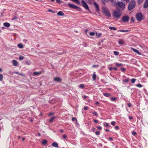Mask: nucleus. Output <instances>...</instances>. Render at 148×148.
Here are the masks:
<instances>
[{
	"instance_id": "obj_27",
	"label": "nucleus",
	"mask_w": 148,
	"mask_h": 148,
	"mask_svg": "<svg viewBox=\"0 0 148 148\" xmlns=\"http://www.w3.org/2000/svg\"><path fill=\"white\" fill-rule=\"evenodd\" d=\"M24 58V57L23 56L20 55L19 56V59L20 60H22Z\"/></svg>"
},
{
	"instance_id": "obj_7",
	"label": "nucleus",
	"mask_w": 148,
	"mask_h": 148,
	"mask_svg": "<svg viewBox=\"0 0 148 148\" xmlns=\"http://www.w3.org/2000/svg\"><path fill=\"white\" fill-rule=\"evenodd\" d=\"M129 17L127 16H124L122 18V20L123 22H127L129 21Z\"/></svg>"
},
{
	"instance_id": "obj_33",
	"label": "nucleus",
	"mask_w": 148,
	"mask_h": 148,
	"mask_svg": "<svg viewBox=\"0 0 148 148\" xmlns=\"http://www.w3.org/2000/svg\"><path fill=\"white\" fill-rule=\"evenodd\" d=\"M121 70L123 72L126 71V69L124 67H122L121 68Z\"/></svg>"
},
{
	"instance_id": "obj_44",
	"label": "nucleus",
	"mask_w": 148,
	"mask_h": 148,
	"mask_svg": "<svg viewBox=\"0 0 148 148\" xmlns=\"http://www.w3.org/2000/svg\"><path fill=\"white\" fill-rule=\"evenodd\" d=\"M111 124L113 125L114 126L116 124V122L115 121H112L111 123Z\"/></svg>"
},
{
	"instance_id": "obj_23",
	"label": "nucleus",
	"mask_w": 148,
	"mask_h": 148,
	"mask_svg": "<svg viewBox=\"0 0 148 148\" xmlns=\"http://www.w3.org/2000/svg\"><path fill=\"white\" fill-rule=\"evenodd\" d=\"M56 118V117L55 116H53L50 119L49 121L51 122H52L53 121V120L55 119Z\"/></svg>"
},
{
	"instance_id": "obj_15",
	"label": "nucleus",
	"mask_w": 148,
	"mask_h": 148,
	"mask_svg": "<svg viewBox=\"0 0 148 148\" xmlns=\"http://www.w3.org/2000/svg\"><path fill=\"white\" fill-rule=\"evenodd\" d=\"M118 43L120 45H123L125 44V42L122 39H120Z\"/></svg>"
},
{
	"instance_id": "obj_20",
	"label": "nucleus",
	"mask_w": 148,
	"mask_h": 148,
	"mask_svg": "<svg viewBox=\"0 0 148 148\" xmlns=\"http://www.w3.org/2000/svg\"><path fill=\"white\" fill-rule=\"evenodd\" d=\"M47 143V140L46 139L44 140L42 142V144L43 145L46 144Z\"/></svg>"
},
{
	"instance_id": "obj_26",
	"label": "nucleus",
	"mask_w": 148,
	"mask_h": 148,
	"mask_svg": "<svg viewBox=\"0 0 148 148\" xmlns=\"http://www.w3.org/2000/svg\"><path fill=\"white\" fill-rule=\"evenodd\" d=\"M115 65L119 67L123 66V64L122 63H116Z\"/></svg>"
},
{
	"instance_id": "obj_43",
	"label": "nucleus",
	"mask_w": 148,
	"mask_h": 148,
	"mask_svg": "<svg viewBox=\"0 0 148 148\" xmlns=\"http://www.w3.org/2000/svg\"><path fill=\"white\" fill-rule=\"evenodd\" d=\"M95 134L97 135H99L100 134V132L99 131H97L95 132Z\"/></svg>"
},
{
	"instance_id": "obj_18",
	"label": "nucleus",
	"mask_w": 148,
	"mask_h": 148,
	"mask_svg": "<svg viewBox=\"0 0 148 148\" xmlns=\"http://www.w3.org/2000/svg\"><path fill=\"white\" fill-rule=\"evenodd\" d=\"M54 80L57 82H60L61 81V79L59 77H55L54 78Z\"/></svg>"
},
{
	"instance_id": "obj_51",
	"label": "nucleus",
	"mask_w": 148,
	"mask_h": 148,
	"mask_svg": "<svg viewBox=\"0 0 148 148\" xmlns=\"http://www.w3.org/2000/svg\"><path fill=\"white\" fill-rule=\"evenodd\" d=\"M99 66L98 65H93L92 66V67H93V68H94V67H98Z\"/></svg>"
},
{
	"instance_id": "obj_59",
	"label": "nucleus",
	"mask_w": 148,
	"mask_h": 148,
	"mask_svg": "<svg viewBox=\"0 0 148 148\" xmlns=\"http://www.w3.org/2000/svg\"><path fill=\"white\" fill-rule=\"evenodd\" d=\"M113 69H114L115 71H116L117 70V69L116 67L113 68Z\"/></svg>"
},
{
	"instance_id": "obj_57",
	"label": "nucleus",
	"mask_w": 148,
	"mask_h": 148,
	"mask_svg": "<svg viewBox=\"0 0 148 148\" xmlns=\"http://www.w3.org/2000/svg\"><path fill=\"white\" fill-rule=\"evenodd\" d=\"M88 97L87 96H86V95L84 96L83 97V98L84 99H86Z\"/></svg>"
},
{
	"instance_id": "obj_54",
	"label": "nucleus",
	"mask_w": 148,
	"mask_h": 148,
	"mask_svg": "<svg viewBox=\"0 0 148 148\" xmlns=\"http://www.w3.org/2000/svg\"><path fill=\"white\" fill-rule=\"evenodd\" d=\"M48 12H53V11L51 9H49L48 10Z\"/></svg>"
},
{
	"instance_id": "obj_22",
	"label": "nucleus",
	"mask_w": 148,
	"mask_h": 148,
	"mask_svg": "<svg viewBox=\"0 0 148 148\" xmlns=\"http://www.w3.org/2000/svg\"><path fill=\"white\" fill-rule=\"evenodd\" d=\"M96 77V75L94 72L92 75V79L93 80H95Z\"/></svg>"
},
{
	"instance_id": "obj_2",
	"label": "nucleus",
	"mask_w": 148,
	"mask_h": 148,
	"mask_svg": "<svg viewBox=\"0 0 148 148\" xmlns=\"http://www.w3.org/2000/svg\"><path fill=\"white\" fill-rule=\"evenodd\" d=\"M136 5V2L134 0H131L130 2L128 7V9L130 11L133 9Z\"/></svg>"
},
{
	"instance_id": "obj_39",
	"label": "nucleus",
	"mask_w": 148,
	"mask_h": 148,
	"mask_svg": "<svg viewBox=\"0 0 148 148\" xmlns=\"http://www.w3.org/2000/svg\"><path fill=\"white\" fill-rule=\"evenodd\" d=\"M84 84H81L79 86V87L81 88H83L84 87Z\"/></svg>"
},
{
	"instance_id": "obj_55",
	"label": "nucleus",
	"mask_w": 148,
	"mask_h": 148,
	"mask_svg": "<svg viewBox=\"0 0 148 148\" xmlns=\"http://www.w3.org/2000/svg\"><path fill=\"white\" fill-rule=\"evenodd\" d=\"M94 121L95 123H97L98 122V120H94Z\"/></svg>"
},
{
	"instance_id": "obj_24",
	"label": "nucleus",
	"mask_w": 148,
	"mask_h": 148,
	"mask_svg": "<svg viewBox=\"0 0 148 148\" xmlns=\"http://www.w3.org/2000/svg\"><path fill=\"white\" fill-rule=\"evenodd\" d=\"M109 28L111 30H116V27H109Z\"/></svg>"
},
{
	"instance_id": "obj_16",
	"label": "nucleus",
	"mask_w": 148,
	"mask_h": 148,
	"mask_svg": "<svg viewBox=\"0 0 148 148\" xmlns=\"http://www.w3.org/2000/svg\"><path fill=\"white\" fill-rule=\"evenodd\" d=\"M12 64L14 66H16L17 65V62L15 60H14L12 61Z\"/></svg>"
},
{
	"instance_id": "obj_45",
	"label": "nucleus",
	"mask_w": 148,
	"mask_h": 148,
	"mask_svg": "<svg viewBox=\"0 0 148 148\" xmlns=\"http://www.w3.org/2000/svg\"><path fill=\"white\" fill-rule=\"evenodd\" d=\"M72 120L73 121H74L77 120V119L75 117H73L72 118Z\"/></svg>"
},
{
	"instance_id": "obj_56",
	"label": "nucleus",
	"mask_w": 148,
	"mask_h": 148,
	"mask_svg": "<svg viewBox=\"0 0 148 148\" xmlns=\"http://www.w3.org/2000/svg\"><path fill=\"white\" fill-rule=\"evenodd\" d=\"M108 69L110 71H111L112 69H113V68H112V67H110L108 68Z\"/></svg>"
},
{
	"instance_id": "obj_61",
	"label": "nucleus",
	"mask_w": 148,
	"mask_h": 148,
	"mask_svg": "<svg viewBox=\"0 0 148 148\" xmlns=\"http://www.w3.org/2000/svg\"><path fill=\"white\" fill-rule=\"evenodd\" d=\"M56 2L58 3H61V1L60 0H56Z\"/></svg>"
},
{
	"instance_id": "obj_12",
	"label": "nucleus",
	"mask_w": 148,
	"mask_h": 148,
	"mask_svg": "<svg viewBox=\"0 0 148 148\" xmlns=\"http://www.w3.org/2000/svg\"><path fill=\"white\" fill-rule=\"evenodd\" d=\"M41 73L42 72L41 71L34 72L33 73V75H38L41 74Z\"/></svg>"
},
{
	"instance_id": "obj_1",
	"label": "nucleus",
	"mask_w": 148,
	"mask_h": 148,
	"mask_svg": "<svg viewBox=\"0 0 148 148\" xmlns=\"http://www.w3.org/2000/svg\"><path fill=\"white\" fill-rule=\"evenodd\" d=\"M117 10L120 11L123 10L125 8V4L122 2H118L115 4Z\"/></svg>"
},
{
	"instance_id": "obj_10",
	"label": "nucleus",
	"mask_w": 148,
	"mask_h": 148,
	"mask_svg": "<svg viewBox=\"0 0 148 148\" xmlns=\"http://www.w3.org/2000/svg\"><path fill=\"white\" fill-rule=\"evenodd\" d=\"M52 145L55 147L58 148V144L56 142H53L52 144Z\"/></svg>"
},
{
	"instance_id": "obj_25",
	"label": "nucleus",
	"mask_w": 148,
	"mask_h": 148,
	"mask_svg": "<svg viewBox=\"0 0 148 148\" xmlns=\"http://www.w3.org/2000/svg\"><path fill=\"white\" fill-rule=\"evenodd\" d=\"M17 46H18V47L22 49L23 48V46L21 44H18L17 45Z\"/></svg>"
},
{
	"instance_id": "obj_38",
	"label": "nucleus",
	"mask_w": 148,
	"mask_h": 148,
	"mask_svg": "<svg viewBox=\"0 0 148 148\" xmlns=\"http://www.w3.org/2000/svg\"><path fill=\"white\" fill-rule=\"evenodd\" d=\"M92 113L96 116H97L98 115V114L95 111L92 112Z\"/></svg>"
},
{
	"instance_id": "obj_42",
	"label": "nucleus",
	"mask_w": 148,
	"mask_h": 148,
	"mask_svg": "<svg viewBox=\"0 0 148 148\" xmlns=\"http://www.w3.org/2000/svg\"><path fill=\"white\" fill-rule=\"evenodd\" d=\"M132 134L134 136H136L137 135V133L134 131H133L132 132Z\"/></svg>"
},
{
	"instance_id": "obj_35",
	"label": "nucleus",
	"mask_w": 148,
	"mask_h": 148,
	"mask_svg": "<svg viewBox=\"0 0 148 148\" xmlns=\"http://www.w3.org/2000/svg\"><path fill=\"white\" fill-rule=\"evenodd\" d=\"M136 81V79H135L133 78L131 80V82L132 83H134Z\"/></svg>"
},
{
	"instance_id": "obj_21",
	"label": "nucleus",
	"mask_w": 148,
	"mask_h": 148,
	"mask_svg": "<svg viewBox=\"0 0 148 148\" xmlns=\"http://www.w3.org/2000/svg\"><path fill=\"white\" fill-rule=\"evenodd\" d=\"M103 94L104 96L107 97H108L110 96V95L109 93H104Z\"/></svg>"
},
{
	"instance_id": "obj_8",
	"label": "nucleus",
	"mask_w": 148,
	"mask_h": 148,
	"mask_svg": "<svg viewBox=\"0 0 148 148\" xmlns=\"http://www.w3.org/2000/svg\"><path fill=\"white\" fill-rule=\"evenodd\" d=\"M68 6L71 8L74 9H77L78 8L77 6L71 3H68Z\"/></svg>"
},
{
	"instance_id": "obj_48",
	"label": "nucleus",
	"mask_w": 148,
	"mask_h": 148,
	"mask_svg": "<svg viewBox=\"0 0 148 148\" xmlns=\"http://www.w3.org/2000/svg\"><path fill=\"white\" fill-rule=\"evenodd\" d=\"M54 114L53 112H50L49 113V116H53Z\"/></svg>"
},
{
	"instance_id": "obj_30",
	"label": "nucleus",
	"mask_w": 148,
	"mask_h": 148,
	"mask_svg": "<svg viewBox=\"0 0 148 148\" xmlns=\"http://www.w3.org/2000/svg\"><path fill=\"white\" fill-rule=\"evenodd\" d=\"M89 34L91 36H93L95 35V33L93 32H90L89 33Z\"/></svg>"
},
{
	"instance_id": "obj_11",
	"label": "nucleus",
	"mask_w": 148,
	"mask_h": 148,
	"mask_svg": "<svg viewBox=\"0 0 148 148\" xmlns=\"http://www.w3.org/2000/svg\"><path fill=\"white\" fill-rule=\"evenodd\" d=\"M148 6V0H146L144 3L143 7L144 8H146Z\"/></svg>"
},
{
	"instance_id": "obj_6",
	"label": "nucleus",
	"mask_w": 148,
	"mask_h": 148,
	"mask_svg": "<svg viewBox=\"0 0 148 148\" xmlns=\"http://www.w3.org/2000/svg\"><path fill=\"white\" fill-rule=\"evenodd\" d=\"M82 4L83 6L87 10H89V8L86 3L84 1H82Z\"/></svg>"
},
{
	"instance_id": "obj_9",
	"label": "nucleus",
	"mask_w": 148,
	"mask_h": 148,
	"mask_svg": "<svg viewBox=\"0 0 148 148\" xmlns=\"http://www.w3.org/2000/svg\"><path fill=\"white\" fill-rule=\"evenodd\" d=\"M131 49L135 53L138 54L139 55H141V53L137 49H135L133 47H131Z\"/></svg>"
},
{
	"instance_id": "obj_4",
	"label": "nucleus",
	"mask_w": 148,
	"mask_h": 148,
	"mask_svg": "<svg viewBox=\"0 0 148 148\" xmlns=\"http://www.w3.org/2000/svg\"><path fill=\"white\" fill-rule=\"evenodd\" d=\"M102 11L103 13L105 14V16L108 17L111 16V15L109 12L107 8H103L102 9Z\"/></svg>"
},
{
	"instance_id": "obj_3",
	"label": "nucleus",
	"mask_w": 148,
	"mask_h": 148,
	"mask_svg": "<svg viewBox=\"0 0 148 148\" xmlns=\"http://www.w3.org/2000/svg\"><path fill=\"white\" fill-rule=\"evenodd\" d=\"M121 14V13L120 10H118L115 11L113 13V16L116 18L120 17Z\"/></svg>"
},
{
	"instance_id": "obj_40",
	"label": "nucleus",
	"mask_w": 148,
	"mask_h": 148,
	"mask_svg": "<svg viewBox=\"0 0 148 148\" xmlns=\"http://www.w3.org/2000/svg\"><path fill=\"white\" fill-rule=\"evenodd\" d=\"M144 0H138V2L139 4H140Z\"/></svg>"
},
{
	"instance_id": "obj_31",
	"label": "nucleus",
	"mask_w": 148,
	"mask_h": 148,
	"mask_svg": "<svg viewBox=\"0 0 148 148\" xmlns=\"http://www.w3.org/2000/svg\"><path fill=\"white\" fill-rule=\"evenodd\" d=\"M3 77V75L1 74H0V81H1L2 80Z\"/></svg>"
},
{
	"instance_id": "obj_50",
	"label": "nucleus",
	"mask_w": 148,
	"mask_h": 148,
	"mask_svg": "<svg viewBox=\"0 0 148 148\" xmlns=\"http://www.w3.org/2000/svg\"><path fill=\"white\" fill-rule=\"evenodd\" d=\"M18 18L16 17V16H14V17H13L12 19V20H14L15 19H17V18Z\"/></svg>"
},
{
	"instance_id": "obj_64",
	"label": "nucleus",
	"mask_w": 148,
	"mask_h": 148,
	"mask_svg": "<svg viewBox=\"0 0 148 148\" xmlns=\"http://www.w3.org/2000/svg\"><path fill=\"white\" fill-rule=\"evenodd\" d=\"M124 1H125L126 2H127L129 1V0H124Z\"/></svg>"
},
{
	"instance_id": "obj_14",
	"label": "nucleus",
	"mask_w": 148,
	"mask_h": 148,
	"mask_svg": "<svg viewBox=\"0 0 148 148\" xmlns=\"http://www.w3.org/2000/svg\"><path fill=\"white\" fill-rule=\"evenodd\" d=\"M3 24L5 27H9L10 25L9 23L7 22L4 23Z\"/></svg>"
},
{
	"instance_id": "obj_58",
	"label": "nucleus",
	"mask_w": 148,
	"mask_h": 148,
	"mask_svg": "<svg viewBox=\"0 0 148 148\" xmlns=\"http://www.w3.org/2000/svg\"><path fill=\"white\" fill-rule=\"evenodd\" d=\"M99 102L98 101H97V102H96L95 103V104L96 105H98L99 104Z\"/></svg>"
},
{
	"instance_id": "obj_41",
	"label": "nucleus",
	"mask_w": 148,
	"mask_h": 148,
	"mask_svg": "<svg viewBox=\"0 0 148 148\" xmlns=\"http://www.w3.org/2000/svg\"><path fill=\"white\" fill-rule=\"evenodd\" d=\"M97 36L98 38H99L102 35L101 33H99L98 34H97V33H96Z\"/></svg>"
},
{
	"instance_id": "obj_62",
	"label": "nucleus",
	"mask_w": 148,
	"mask_h": 148,
	"mask_svg": "<svg viewBox=\"0 0 148 148\" xmlns=\"http://www.w3.org/2000/svg\"><path fill=\"white\" fill-rule=\"evenodd\" d=\"M119 128V126H116L115 127V128L116 129H118Z\"/></svg>"
},
{
	"instance_id": "obj_13",
	"label": "nucleus",
	"mask_w": 148,
	"mask_h": 148,
	"mask_svg": "<svg viewBox=\"0 0 148 148\" xmlns=\"http://www.w3.org/2000/svg\"><path fill=\"white\" fill-rule=\"evenodd\" d=\"M64 14L63 12L61 11H59L57 13V15L59 16H63Z\"/></svg>"
},
{
	"instance_id": "obj_52",
	"label": "nucleus",
	"mask_w": 148,
	"mask_h": 148,
	"mask_svg": "<svg viewBox=\"0 0 148 148\" xmlns=\"http://www.w3.org/2000/svg\"><path fill=\"white\" fill-rule=\"evenodd\" d=\"M108 139L110 141H112V140L113 138L112 137H109L108 138Z\"/></svg>"
},
{
	"instance_id": "obj_32",
	"label": "nucleus",
	"mask_w": 148,
	"mask_h": 148,
	"mask_svg": "<svg viewBox=\"0 0 148 148\" xmlns=\"http://www.w3.org/2000/svg\"><path fill=\"white\" fill-rule=\"evenodd\" d=\"M116 99L117 98L116 97H111L110 98V100L112 101H114L116 100Z\"/></svg>"
},
{
	"instance_id": "obj_29",
	"label": "nucleus",
	"mask_w": 148,
	"mask_h": 148,
	"mask_svg": "<svg viewBox=\"0 0 148 148\" xmlns=\"http://www.w3.org/2000/svg\"><path fill=\"white\" fill-rule=\"evenodd\" d=\"M130 78H127L126 79H125L123 80V82L126 83H127L130 80Z\"/></svg>"
},
{
	"instance_id": "obj_53",
	"label": "nucleus",
	"mask_w": 148,
	"mask_h": 148,
	"mask_svg": "<svg viewBox=\"0 0 148 148\" xmlns=\"http://www.w3.org/2000/svg\"><path fill=\"white\" fill-rule=\"evenodd\" d=\"M88 109V108L87 106H86L84 107V109L87 110Z\"/></svg>"
},
{
	"instance_id": "obj_17",
	"label": "nucleus",
	"mask_w": 148,
	"mask_h": 148,
	"mask_svg": "<svg viewBox=\"0 0 148 148\" xmlns=\"http://www.w3.org/2000/svg\"><path fill=\"white\" fill-rule=\"evenodd\" d=\"M94 4H95V8H96V10L97 11H98L99 10V6L96 3H94Z\"/></svg>"
},
{
	"instance_id": "obj_37",
	"label": "nucleus",
	"mask_w": 148,
	"mask_h": 148,
	"mask_svg": "<svg viewBox=\"0 0 148 148\" xmlns=\"http://www.w3.org/2000/svg\"><path fill=\"white\" fill-rule=\"evenodd\" d=\"M104 125L106 127H108L109 126V125L107 123H104Z\"/></svg>"
},
{
	"instance_id": "obj_5",
	"label": "nucleus",
	"mask_w": 148,
	"mask_h": 148,
	"mask_svg": "<svg viewBox=\"0 0 148 148\" xmlns=\"http://www.w3.org/2000/svg\"><path fill=\"white\" fill-rule=\"evenodd\" d=\"M136 17L138 21H141L143 19V16L141 13L137 14L136 15Z\"/></svg>"
},
{
	"instance_id": "obj_28",
	"label": "nucleus",
	"mask_w": 148,
	"mask_h": 148,
	"mask_svg": "<svg viewBox=\"0 0 148 148\" xmlns=\"http://www.w3.org/2000/svg\"><path fill=\"white\" fill-rule=\"evenodd\" d=\"M13 73H14L15 74H17L19 75H21L22 76H23V75L22 74L18 73V72H14Z\"/></svg>"
},
{
	"instance_id": "obj_49",
	"label": "nucleus",
	"mask_w": 148,
	"mask_h": 148,
	"mask_svg": "<svg viewBox=\"0 0 148 148\" xmlns=\"http://www.w3.org/2000/svg\"><path fill=\"white\" fill-rule=\"evenodd\" d=\"M63 137L64 138H66L67 137V136L66 134H64Z\"/></svg>"
},
{
	"instance_id": "obj_46",
	"label": "nucleus",
	"mask_w": 148,
	"mask_h": 148,
	"mask_svg": "<svg viewBox=\"0 0 148 148\" xmlns=\"http://www.w3.org/2000/svg\"><path fill=\"white\" fill-rule=\"evenodd\" d=\"M131 20L132 22H134V18L133 17H131Z\"/></svg>"
},
{
	"instance_id": "obj_63",
	"label": "nucleus",
	"mask_w": 148,
	"mask_h": 148,
	"mask_svg": "<svg viewBox=\"0 0 148 148\" xmlns=\"http://www.w3.org/2000/svg\"><path fill=\"white\" fill-rule=\"evenodd\" d=\"M38 136H41V134L40 133H38Z\"/></svg>"
},
{
	"instance_id": "obj_19",
	"label": "nucleus",
	"mask_w": 148,
	"mask_h": 148,
	"mask_svg": "<svg viewBox=\"0 0 148 148\" xmlns=\"http://www.w3.org/2000/svg\"><path fill=\"white\" fill-rule=\"evenodd\" d=\"M118 32H127L130 31L129 30H124L123 29H120L117 31Z\"/></svg>"
},
{
	"instance_id": "obj_36",
	"label": "nucleus",
	"mask_w": 148,
	"mask_h": 148,
	"mask_svg": "<svg viewBox=\"0 0 148 148\" xmlns=\"http://www.w3.org/2000/svg\"><path fill=\"white\" fill-rule=\"evenodd\" d=\"M135 86L139 88H141L143 86L140 84H136L135 85Z\"/></svg>"
},
{
	"instance_id": "obj_34",
	"label": "nucleus",
	"mask_w": 148,
	"mask_h": 148,
	"mask_svg": "<svg viewBox=\"0 0 148 148\" xmlns=\"http://www.w3.org/2000/svg\"><path fill=\"white\" fill-rule=\"evenodd\" d=\"M115 55L117 56L119 54V53L116 51H114L113 52Z\"/></svg>"
},
{
	"instance_id": "obj_60",
	"label": "nucleus",
	"mask_w": 148,
	"mask_h": 148,
	"mask_svg": "<svg viewBox=\"0 0 148 148\" xmlns=\"http://www.w3.org/2000/svg\"><path fill=\"white\" fill-rule=\"evenodd\" d=\"M129 119H133V117L132 116H130L129 117Z\"/></svg>"
},
{
	"instance_id": "obj_47",
	"label": "nucleus",
	"mask_w": 148,
	"mask_h": 148,
	"mask_svg": "<svg viewBox=\"0 0 148 148\" xmlns=\"http://www.w3.org/2000/svg\"><path fill=\"white\" fill-rule=\"evenodd\" d=\"M127 105L129 107H131L132 106V104L130 103H128L127 104Z\"/></svg>"
}]
</instances>
